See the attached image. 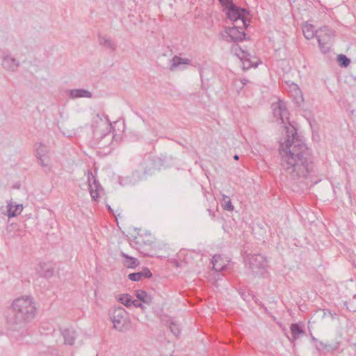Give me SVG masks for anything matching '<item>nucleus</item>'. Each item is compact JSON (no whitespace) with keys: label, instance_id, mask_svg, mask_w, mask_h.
<instances>
[{"label":"nucleus","instance_id":"1","mask_svg":"<svg viewBox=\"0 0 356 356\" xmlns=\"http://www.w3.org/2000/svg\"><path fill=\"white\" fill-rule=\"evenodd\" d=\"M282 169L293 180L306 179L314 170V156L307 145L292 133L279 147Z\"/></svg>","mask_w":356,"mask_h":356},{"label":"nucleus","instance_id":"2","mask_svg":"<svg viewBox=\"0 0 356 356\" xmlns=\"http://www.w3.org/2000/svg\"><path fill=\"white\" fill-rule=\"evenodd\" d=\"M36 310L35 303L32 297L18 298L11 305L10 322L15 325H26L35 318Z\"/></svg>","mask_w":356,"mask_h":356},{"label":"nucleus","instance_id":"3","mask_svg":"<svg viewBox=\"0 0 356 356\" xmlns=\"http://www.w3.org/2000/svg\"><path fill=\"white\" fill-rule=\"evenodd\" d=\"M109 317L113 324V328L120 332L127 331L130 327V319L128 313L122 307L113 308L109 311Z\"/></svg>","mask_w":356,"mask_h":356},{"label":"nucleus","instance_id":"4","mask_svg":"<svg viewBox=\"0 0 356 356\" xmlns=\"http://www.w3.org/2000/svg\"><path fill=\"white\" fill-rule=\"evenodd\" d=\"M225 12L227 18L233 21L234 24H241L243 27L249 26L250 20L246 17L249 12L246 9L238 7L234 3L227 7Z\"/></svg>","mask_w":356,"mask_h":356},{"label":"nucleus","instance_id":"5","mask_svg":"<svg viewBox=\"0 0 356 356\" xmlns=\"http://www.w3.org/2000/svg\"><path fill=\"white\" fill-rule=\"evenodd\" d=\"M245 261L248 262L249 267L254 273H262L267 266L266 258L260 254H252L247 256Z\"/></svg>","mask_w":356,"mask_h":356},{"label":"nucleus","instance_id":"6","mask_svg":"<svg viewBox=\"0 0 356 356\" xmlns=\"http://www.w3.org/2000/svg\"><path fill=\"white\" fill-rule=\"evenodd\" d=\"M246 28L241 24H234L232 27L226 28L225 33L230 38V42H241L245 40L244 29Z\"/></svg>","mask_w":356,"mask_h":356},{"label":"nucleus","instance_id":"7","mask_svg":"<svg viewBox=\"0 0 356 356\" xmlns=\"http://www.w3.org/2000/svg\"><path fill=\"white\" fill-rule=\"evenodd\" d=\"M49 149L48 147L42 143L35 145V156L40 161L41 166L43 168L49 167Z\"/></svg>","mask_w":356,"mask_h":356},{"label":"nucleus","instance_id":"8","mask_svg":"<svg viewBox=\"0 0 356 356\" xmlns=\"http://www.w3.org/2000/svg\"><path fill=\"white\" fill-rule=\"evenodd\" d=\"M88 182L90 196L93 200H97L99 197V191L102 188V186L90 170H88Z\"/></svg>","mask_w":356,"mask_h":356},{"label":"nucleus","instance_id":"9","mask_svg":"<svg viewBox=\"0 0 356 356\" xmlns=\"http://www.w3.org/2000/svg\"><path fill=\"white\" fill-rule=\"evenodd\" d=\"M334 37V31L328 26H322L316 31L318 43L323 41L331 44Z\"/></svg>","mask_w":356,"mask_h":356},{"label":"nucleus","instance_id":"10","mask_svg":"<svg viewBox=\"0 0 356 356\" xmlns=\"http://www.w3.org/2000/svg\"><path fill=\"white\" fill-rule=\"evenodd\" d=\"M291 337L286 334V337L295 346V341L305 334L304 324L301 322L291 323L290 326Z\"/></svg>","mask_w":356,"mask_h":356},{"label":"nucleus","instance_id":"11","mask_svg":"<svg viewBox=\"0 0 356 356\" xmlns=\"http://www.w3.org/2000/svg\"><path fill=\"white\" fill-rule=\"evenodd\" d=\"M1 65L6 71L15 72L17 70L19 62L10 55H4L2 57Z\"/></svg>","mask_w":356,"mask_h":356},{"label":"nucleus","instance_id":"12","mask_svg":"<svg viewBox=\"0 0 356 356\" xmlns=\"http://www.w3.org/2000/svg\"><path fill=\"white\" fill-rule=\"evenodd\" d=\"M273 106L274 115L276 117L279 116L282 122L285 123L284 119L288 118L287 116L289 114L285 103L282 100H279L278 102L275 104H273Z\"/></svg>","mask_w":356,"mask_h":356},{"label":"nucleus","instance_id":"13","mask_svg":"<svg viewBox=\"0 0 356 356\" xmlns=\"http://www.w3.org/2000/svg\"><path fill=\"white\" fill-rule=\"evenodd\" d=\"M37 270L40 277L50 278L54 275V268L51 264L40 263Z\"/></svg>","mask_w":356,"mask_h":356},{"label":"nucleus","instance_id":"14","mask_svg":"<svg viewBox=\"0 0 356 356\" xmlns=\"http://www.w3.org/2000/svg\"><path fill=\"white\" fill-rule=\"evenodd\" d=\"M98 42L100 46L111 51H115L117 49L116 42L106 35H98Z\"/></svg>","mask_w":356,"mask_h":356},{"label":"nucleus","instance_id":"15","mask_svg":"<svg viewBox=\"0 0 356 356\" xmlns=\"http://www.w3.org/2000/svg\"><path fill=\"white\" fill-rule=\"evenodd\" d=\"M191 60L188 58H183L178 56H175L170 60V70L174 71L176 68L180 67L181 65H190Z\"/></svg>","mask_w":356,"mask_h":356},{"label":"nucleus","instance_id":"16","mask_svg":"<svg viewBox=\"0 0 356 356\" xmlns=\"http://www.w3.org/2000/svg\"><path fill=\"white\" fill-rule=\"evenodd\" d=\"M61 334L64 339L65 344L72 346L74 344L76 334V332L72 329H64Z\"/></svg>","mask_w":356,"mask_h":356},{"label":"nucleus","instance_id":"17","mask_svg":"<svg viewBox=\"0 0 356 356\" xmlns=\"http://www.w3.org/2000/svg\"><path fill=\"white\" fill-rule=\"evenodd\" d=\"M147 236L149 238L146 241L145 240L144 236L139 234L134 238L133 241L136 244L137 249H141L144 246L151 245L153 243L151 236L149 234Z\"/></svg>","mask_w":356,"mask_h":356},{"label":"nucleus","instance_id":"18","mask_svg":"<svg viewBox=\"0 0 356 356\" xmlns=\"http://www.w3.org/2000/svg\"><path fill=\"white\" fill-rule=\"evenodd\" d=\"M7 207H8V216L10 218L19 215L23 209L22 204H13L12 202L8 203Z\"/></svg>","mask_w":356,"mask_h":356},{"label":"nucleus","instance_id":"19","mask_svg":"<svg viewBox=\"0 0 356 356\" xmlns=\"http://www.w3.org/2000/svg\"><path fill=\"white\" fill-rule=\"evenodd\" d=\"M92 96V93L86 89H72L70 91V97L72 99L80 97L91 98Z\"/></svg>","mask_w":356,"mask_h":356},{"label":"nucleus","instance_id":"20","mask_svg":"<svg viewBox=\"0 0 356 356\" xmlns=\"http://www.w3.org/2000/svg\"><path fill=\"white\" fill-rule=\"evenodd\" d=\"M316 31L314 26L312 24H306L302 27V32L305 38L307 40H311L314 37L316 38Z\"/></svg>","mask_w":356,"mask_h":356},{"label":"nucleus","instance_id":"21","mask_svg":"<svg viewBox=\"0 0 356 356\" xmlns=\"http://www.w3.org/2000/svg\"><path fill=\"white\" fill-rule=\"evenodd\" d=\"M243 53V58H242V63H243V70H249L251 67H257L259 65L258 62H252L250 60V58H248V56H250V54H248L244 51H241Z\"/></svg>","mask_w":356,"mask_h":356},{"label":"nucleus","instance_id":"22","mask_svg":"<svg viewBox=\"0 0 356 356\" xmlns=\"http://www.w3.org/2000/svg\"><path fill=\"white\" fill-rule=\"evenodd\" d=\"M122 257L125 258L126 260L124 262V266L129 268H135L136 266L139 265V261L137 259L129 257L127 254L122 252Z\"/></svg>","mask_w":356,"mask_h":356},{"label":"nucleus","instance_id":"23","mask_svg":"<svg viewBox=\"0 0 356 356\" xmlns=\"http://www.w3.org/2000/svg\"><path fill=\"white\" fill-rule=\"evenodd\" d=\"M135 295L138 300L143 302L144 303L150 304L152 302V297L143 290L136 291Z\"/></svg>","mask_w":356,"mask_h":356},{"label":"nucleus","instance_id":"24","mask_svg":"<svg viewBox=\"0 0 356 356\" xmlns=\"http://www.w3.org/2000/svg\"><path fill=\"white\" fill-rule=\"evenodd\" d=\"M295 86L296 87V88L294 91L295 96H294L293 99H294V102L296 104V105L299 107H301L304 102L303 95L302 94L301 90L298 87V86L295 85Z\"/></svg>","mask_w":356,"mask_h":356},{"label":"nucleus","instance_id":"25","mask_svg":"<svg viewBox=\"0 0 356 356\" xmlns=\"http://www.w3.org/2000/svg\"><path fill=\"white\" fill-rule=\"evenodd\" d=\"M222 201H223V203L222 204V207L223 209L228 211H232L234 210V207L232 204L229 197H228L227 195H223Z\"/></svg>","mask_w":356,"mask_h":356},{"label":"nucleus","instance_id":"26","mask_svg":"<svg viewBox=\"0 0 356 356\" xmlns=\"http://www.w3.org/2000/svg\"><path fill=\"white\" fill-rule=\"evenodd\" d=\"M118 301L120 302L122 305L129 307L132 303V298L129 294H121L118 298Z\"/></svg>","mask_w":356,"mask_h":356},{"label":"nucleus","instance_id":"27","mask_svg":"<svg viewBox=\"0 0 356 356\" xmlns=\"http://www.w3.org/2000/svg\"><path fill=\"white\" fill-rule=\"evenodd\" d=\"M318 343H319L320 348H318L316 346V348L318 350H320L321 348L323 350H325L326 351H332V350L337 349V348H338V343H336L334 345H331V344H329L327 343H324L323 341H318Z\"/></svg>","mask_w":356,"mask_h":356},{"label":"nucleus","instance_id":"28","mask_svg":"<svg viewBox=\"0 0 356 356\" xmlns=\"http://www.w3.org/2000/svg\"><path fill=\"white\" fill-rule=\"evenodd\" d=\"M220 259V256L214 255L212 258L213 268L216 271H221L225 268V266L219 264L218 260Z\"/></svg>","mask_w":356,"mask_h":356},{"label":"nucleus","instance_id":"29","mask_svg":"<svg viewBox=\"0 0 356 356\" xmlns=\"http://www.w3.org/2000/svg\"><path fill=\"white\" fill-rule=\"evenodd\" d=\"M169 328L171 332L176 337H178L181 333V330L179 325L173 321L170 322Z\"/></svg>","mask_w":356,"mask_h":356},{"label":"nucleus","instance_id":"30","mask_svg":"<svg viewBox=\"0 0 356 356\" xmlns=\"http://www.w3.org/2000/svg\"><path fill=\"white\" fill-rule=\"evenodd\" d=\"M337 60L339 65L341 67H347L350 63V60L343 54L339 55L337 57Z\"/></svg>","mask_w":356,"mask_h":356},{"label":"nucleus","instance_id":"31","mask_svg":"<svg viewBox=\"0 0 356 356\" xmlns=\"http://www.w3.org/2000/svg\"><path fill=\"white\" fill-rule=\"evenodd\" d=\"M330 45L331 44L325 42L324 41L323 42L318 43L319 48L323 54H327L330 51Z\"/></svg>","mask_w":356,"mask_h":356},{"label":"nucleus","instance_id":"32","mask_svg":"<svg viewBox=\"0 0 356 356\" xmlns=\"http://www.w3.org/2000/svg\"><path fill=\"white\" fill-rule=\"evenodd\" d=\"M128 278L134 282H138L141 280L143 278L141 277V273L140 272L132 273L128 275Z\"/></svg>","mask_w":356,"mask_h":356},{"label":"nucleus","instance_id":"33","mask_svg":"<svg viewBox=\"0 0 356 356\" xmlns=\"http://www.w3.org/2000/svg\"><path fill=\"white\" fill-rule=\"evenodd\" d=\"M140 273H141L142 278H149L152 275L148 268H143V270L140 271Z\"/></svg>","mask_w":356,"mask_h":356},{"label":"nucleus","instance_id":"34","mask_svg":"<svg viewBox=\"0 0 356 356\" xmlns=\"http://www.w3.org/2000/svg\"><path fill=\"white\" fill-rule=\"evenodd\" d=\"M220 4L224 8V10H225L227 7H229L231 5L234 4V2L232 0H218Z\"/></svg>","mask_w":356,"mask_h":356},{"label":"nucleus","instance_id":"35","mask_svg":"<svg viewBox=\"0 0 356 356\" xmlns=\"http://www.w3.org/2000/svg\"><path fill=\"white\" fill-rule=\"evenodd\" d=\"M131 305H134L136 307H143L142 303L138 302V300H134L132 301Z\"/></svg>","mask_w":356,"mask_h":356},{"label":"nucleus","instance_id":"36","mask_svg":"<svg viewBox=\"0 0 356 356\" xmlns=\"http://www.w3.org/2000/svg\"><path fill=\"white\" fill-rule=\"evenodd\" d=\"M207 211L209 216H211L212 218H215V213H214V211H213L210 209H207Z\"/></svg>","mask_w":356,"mask_h":356},{"label":"nucleus","instance_id":"37","mask_svg":"<svg viewBox=\"0 0 356 356\" xmlns=\"http://www.w3.org/2000/svg\"><path fill=\"white\" fill-rule=\"evenodd\" d=\"M139 175H140V172L138 170H136L133 172V176H134V177L136 176L140 179V177Z\"/></svg>","mask_w":356,"mask_h":356},{"label":"nucleus","instance_id":"38","mask_svg":"<svg viewBox=\"0 0 356 356\" xmlns=\"http://www.w3.org/2000/svg\"><path fill=\"white\" fill-rule=\"evenodd\" d=\"M109 137H110V134H109V133L104 134L102 136V140L105 139V138H109Z\"/></svg>","mask_w":356,"mask_h":356},{"label":"nucleus","instance_id":"39","mask_svg":"<svg viewBox=\"0 0 356 356\" xmlns=\"http://www.w3.org/2000/svg\"><path fill=\"white\" fill-rule=\"evenodd\" d=\"M241 297L243 298V299L245 301H248V300L247 299V296L243 293H241Z\"/></svg>","mask_w":356,"mask_h":356},{"label":"nucleus","instance_id":"40","mask_svg":"<svg viewBox=\"0 0 356 356\" xmlns=\"http://www.w3.org/2000/svg\"><path fill=\"white\" fill-rule=\"evenodd\" d=\"M248 81L247 79H245L241 80V83H243V85H245L248 83Z\"/></svg>","mask_w":356,"mask_h":356},{"label":"nucleus","instance_id":"41","mask_svg":"<svg viewBox=\"0 0 356 356\" xmlns=\"http://www.w3.org/2000/svg\"><path fill=\"white\" fill-rule=\"evenodd\" d=\"M97 118H98L100 120H102V117L100 115L99 113H97L96 115Z\"/></svg>","mask_w":356,"mask_h":356},{"label":"nucleus","instance_id":"42","mask_svg":"<svg viewBox=\"0 0 356 356\" xmlns=\"http://www.w3.org/2000/svg\"><path fill=\"white\" fill-rule=\"evenodd\" d=\"M40 356H50V355L48 353H43L40 354Z\"/></svg>","mask_w":356,"mask_h":356},{"label":"nucleus","instance_id":"43","mask_svg":"<svg viewBox=\"0 0 356 356\" xmlns=\"http://www.w3.org/2000/svg\"><path fill=\"white\" fill-rule=\"evenodd\" d=\"M234 159L235 160H238V159H239V156H238V155H237V154H235V155L234 156Z\"/></svg>","mask_w":356,"mask_h":356},{"label":"nucleus","instance_id":"44","mask_svg":"<svg viewBox=\"0 0 356 356\" xmlns=\"http://www.w3.org/2000/svg\"><path fill=\"white\" fill-rule=\"evenodd\" d=\"M311 337H312V341H317V339L314 336L312 335Z\"/></svg>","mask_w":356,"mask_h":356},{"label":"nucleus","instance_id":"45","mask_svg":"<svg viewBox=\"0 0 356 356\" xmlns=\"http://www.w3.org/2000/svg\"><path fill=\"white\" fill-rule=\"evenodd\" d=\"M148 172H149L146 169H144V172H143L144 175H147V174H148Z\"/></svg>","mask_w":356,"mask_h":356},{"label":"nucleus","instance_id":"46","mask_svg":"<svg viewBox=\"0 0 356 356\" xmlns=\"http://www.w3.org/2000/svg\"><path fill=\"white\" fill-rule=\"evenodd\" d=\"M104 118H105V119H106L108 122H109V119H108V115H105V116H104Z\"/></svg>","mask_w":356,"mask_h":356},{"label":"nucleus","instance_id":"47","mask_svg":"<svg viewBox=\"0 0 356 356\" xmlns=\"http://www.w3.org/2000/svg\"><path fill=\"white\" fill-rule=\"evenodd\" d=\"M108 209L109 211H112V209H111V207H110V206H108Z\"/></svg>","mask_w":356,"mask_h":356},{"label":"nucleus","instance_id":"48","mask_svg":"<svg viewBox=\"0 0 356 356\" xmlns=\"http://www.w3.org/2000/svg\"><path fill=\"white\" fill-rule=\"evenodd\" d=\"M352 346H353L354 348H356V343H353Z\"/></svg>","mask_w":356,"mask_h":356}]
</instances>
